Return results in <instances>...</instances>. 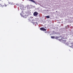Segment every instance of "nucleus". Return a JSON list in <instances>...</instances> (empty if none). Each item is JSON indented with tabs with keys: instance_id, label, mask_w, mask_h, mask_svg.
Returning a JSON list of instances; mask_svg holds the SVG:
<instances>
[{
	"instance_id": "obj_9",
	"label": "nucleus",
	"mask_w": 73,
	"mask_h": 73,
	"mask_svg": "<svg viewBox=\"0 0 73 73\" xmlns=\"http://www.w3.org/2000/svg\"><path fill=\"white\" fill-rule=\"evenodd\" d=\"M54 37H55L54 36H51V38H54Z\"/></svg>"
},
{
	"instance_id": "obj_3",
	"label": "nucleus",
	"mask_w": 73,
	"mask_h": 73,
	"mask_svg": "<svg viewBox=\"0 0 73 73\" xmlns=\"http://www.w3.org/2000/svg\"><path fill=\"white\" fill-rule=\"evenodd\" d=\"M0 7H2V8H3V7H7V5L5 4V3L4 4V5H1V4H0Z\"/></svg>"
},
{
	"instance_id": "obj_6",
	"label": "nucleus",
	"mask_w": 73,
	"mask_h": 73,
	"mask_svg": "<svg viewBox=\"0 0 73 73\" xmlns=\"http://www.w3.org/2000/svg\"><path fill=\"white\" fill-rule=\"evenodd\" d=\"M29 1H31V2H33V3H35V1H34L33 0H29Z\"/></svg>"
},
{
	"instance_id": "obj_7",
	"label": "nucleus",
	"mask_w": 73,
	"mask_h": 73,
	"mask_svg": "<svg viewBox=\"0 0 73 73\" xmlns=\"http://www.w3.org/2000/svg\"><path fill=\"white\" fill-rule=\"evenodd\" d=\"M46 18H47V19H49L50 18V16H47L46 17Z\"/></svg>"
},
{
	"instance_id": "obj_1",
	"label": "nucleus",
	"mask_w": 73,
	"mask_h": 73,
	"mask_svg": "<svg viewBox=\"0 0 73 73\" xmlns=\"http://www.w3.org/2000/svg\"><path fill=\"white\" fill-rule=\"evenodd\" d=\"M65 36H64L62 37L61 39H58L59 41H60L62 42L65 44L67 46H68L69 47H70L71 48H73V42L71 41L70 42H68L66 43V40H65Z\"/></svg>"
},
{
	"instance_id": "obj_5",
	"label": "nucleus",
	"mask_w": 73,
	"mask_h": 73,
	"mask_svg": "<svg viewBox=\"0 0 73 73\" xmlns=\"http://www.w3.org/2000/svg\"><path fill=\"white\" fill-rule=\"evenodd\" d=\"M33 15L34 16H37V15H38V13L36 12H35L34 13Z\"/></svg>"
},
{
	"instance_id": "obj_2",
	"label": "nucleus",
	"mask_w": 73,
	"mask_h": 73,
	"mask_svg": "<svg viewBox=\"0 0 73 73\" xmlns=\"http://www.w3.org/2000/svg\"><path fill=\"white\" fill-rule=\"evenodd\" d=\"M40 30L42 31H46V29H44V27H42L40 28Z\"/></svg>"
},
{
	"instance_id": "obj_8",
	"label": "nucleus",
	"mask_w": 73,
	"mask_h": 73,
	"mask_svg": "<svg viewBox=\"0 0 73 73\" xmlns=\"http://www.w3.org/2000/svg\"><path fill=\"white\" fill-rule=\"evenodd\" d=\"M55 38L56 39H58V38H59V37H58V36H56Z\"/></svg>"
},
{
	"instance_id": "obj_10",
	"label": "nucleus",
	"mask_w": 73,
	"mask_h": 73,
	"mask_svg": "<svg viewBox=\"0 0 73 73\" xmlns=\"http://www.w3.org/2000/svg\"><path fill=\"white\" fill-rule=\"evenodd\" d=\"M32 23H33V24H35V22H32Z\"/></svg>"
},
{
	"instance_id": "obj_4",
	"label": "nucleus",
	"mask_w": 73,
	"mask_h": 73,
	"mask_svg": "<svg viewBox=\"0 0 73 73\" xmlns=\"http://www.w3.org/2000/svg\"><path fill=\"white\" fill-rule=\"evenodd\" d=\"M7 0L9 1L8 2L9 4H11V5H12L13 3L12 2V1H11V0Z\"/></svg>"
}]
</instances>
